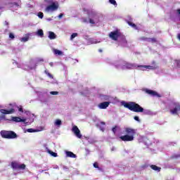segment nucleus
I'll return each mask as SVG.
<instances>
[{
	"label": "nucleus",
	"instance_id": "ea45409f",
	"mask_svg": "<svg viewBox=\"0 0 180 180\" xmlns=\"http://www.w3.org/2000/svg\"><path fill=\"white\" fill-rule=\"evenodd\" d=\"M134 120H136V122H140V118H139V117H137V116H135V117H134Z\"/></svg>",
	"mask_w": 180,
	"mask_h": 180
},
{
	"label": "nucleus",
	"instance_id": "39448f33",
	"mask_svg": "<svg viewBox=\"0 0 180 180\" xmlns=\"http://www.w3.org/2000/svg\"><path fill=\"white\" fill-rule=\"evenodd\" d=\"M109 37L114 40L115 41H117L119 37H120V32L118 30H115L110 32Z\"/></svg>",
	"mask_w": 180,
	"mask_h": 180
},
{
	"label": "nucleus",
	"instance_id": "dca6fc26",
	"mask_svg": "<svg viewBox=\"0 0 180 180\" xmlns=\"http://www.w3.org/2000/svg\"><path fill=\"white\" fill-rule=\"evenodd\" d=\"M56 37H57V36L56 35V34L53 32H49V38L50 39V40H54V39H56Z\"/></svg>",
	"mask_w": 180,
	"mask_h": 180
},
{
	"label": "nucleus",
	"instance_id": "de8ad7c7",
	"mask_svg": "<svg viewBox=\"0 0 180 180\" xmlns=\"http://www.w3.org/2000/svg\"><path fill=\"white\" fill-rule=\"evenodd\" d=\"M49 65H50L51 67H53V63L52 62H51V63H49Z\"/></svg>",
	"mask_w": 180,
	"mask_h": 180
},
{
	"label": "nucleus",
	"instance_id": "412c9836",
	"mask_svg": "<svg viewBox=\"0 0 180 180\" xmlns=\"http://www.w3.org/2000/svg\"><path fill=\"white\" fill-rule=\"evenodd\" d=\"M9 5H10V8H15V6L19 7V4H18L16 2L9 3Z\"/></svg>",
	"mask_w": 180,
	"mask_h": 180
},
{
	"label": "nucleus",
	"instance_id": "37998d69",
	"mask_svg": "<svg viewBox=\"0 0 180 180\" xmlns=\"http://www.w3.org/2000/svg\"><path fill=\"white\" fill-rule=\"evenodd\" d=\"M19 112H23V108L22 107H20L19 109H18Z\"/></svg>",
	"mask_w": 180,
	"mask_h": 180
},
{
	"label": "nucleus",
	"instance_id": "f03ea898",
	"mask_svg": "<svg viewBox=\"0 0 180 180\" xmlns=\"http://www.w3.org/2000/svg\"><path fill=\"white\" fill-rule=\"evenodd\" d=\"M124 133L126 135L121 136L120 137V140H122V141H133L136 136V130L133 128L126 127L124 129Z\"/></svg>",
	"mask_w": 180,
	"mask_h": 180
},
{
	"label": "nucleus",
	"instance_id": "79ce46f5",
	"mask_svg": "<svg viewBox=\"0 0 180 180\" xmlns=\"http://www.w3.org/2000/svg\"><path fill=\"white\" fill-rule=\"evenodd\" d=\"M4 25L5 26H9V22H8V21H5Z\"/></svg>",
	"mask_w": 180,
	"mask_h": 180
},
{
	"label": "nucleus",
	"instance_id": "cd10ccee",
	"mask_svg": "<svg viewBox=\"0 0 180 180\" xmlns=\"http://www.w3.org/2000/svg\"><path fill=\"white\" fill-rule=\"evenodd\" d=\"M37 16L39 18V19H43L44 14L42 12H39Z\"/></svg>",
	"mask_w": 180,
	"mask_h": 180
},
{
	"label": "nucleus",
	"instance_id": "a19ab883",
	"mask_svg": "<svg viewBox=\"0 0 180 180\" xmlns=\"http://www.w3.org/2000/svg\"><path fill=\"white\" fill-rule=\"evenodd\" d=\"M63 16H64V14L60 13V14L58 15L59 19H61V18H63Z\"/></svg>",
	"mask_w": 180,
	"mask_h": 180
},
{
	"label": "nucleus",
	"instance_id": "7ed1b4c3",
	"mask_svg": "<svg viewBox=\"0 0 180 180\" xmlns=\"http://www.w3.org/2000/svg\"><path fill=\"white\" fill-rule=\"evenodd\" d=\"M1 136L3 139H7L8 140L18 139V134L13 131H1Z\"/></svg>",
	"mask_w": 180,
	"mask_h": 180
},
{
	"label": "nucleus",
	"instance_id": "9d476101",
	"mask_svg": "<svg viewBox=\"0 0 180 180\" xmlns=\"http://www.w3.org/2000/svg\"><path fill=\"white\" fill-rule=\"evenodd\" d=\"M110 105V102L105 101L98 104L99 109H106Z\"/></svg>",
	"mask_w": 180,
	"mask_h": 180
},
{
	"label": "nucleus",
	"instance_id": "20e7f679",
	"mask_svg": "<svg viewBox=\"0 0 180 180\" xmlns=\"http://www.w3.org/2000/svg\"><path fill=\"white\" fill-rule=\"evenodd\" d=\"M58 8H60L58 2L53 1L50 5L46 7L45 12H56V11H58Z\"/></svg>",
	"mask_w": 180,
	"mask_h": 180
},
{
	"label": "nucleus",
	"instance_id": "72a5a7b5",
	"mask_svg": "<svg viewBox=\"0 0 180 180\" xmlns=\"http://www.w3.org/2000/svg\"><path fill=\"white\" fill-rule=\"evenodd\" d=\"M127 68H133V67H134V65L133 64H130V63H127L126 65Z\"/></svg>",
	"mask_w": 180,
	"mask_h": 180
},
{
	"label": "nucleus",
	"instance_id": "c85d7f7f",
	"mask_svg": "<svg viewBox=\"0 0 180 180\" xmlns=\"http://www.w3.org/2000/svg\"><path fill=\"white\" fill-rule=\"evenodd\" d=\"M56 126H61V121L60 120H56L55 122Z\"/></svg>",
	"mask_w": 180,
	"mask_h": 180
},
{
	"label": "nucleus",
	"instance_id": "6e6552de",
	"mask_svg": "<svg viewBox=\"0 0 180 180\" xmlns=\"http://www.w3.org/2000/svg\"><path fill=\"white\" fill-rule=\"evenodd\" d=\"M145 92L146 94H148V95H151V96H158V98H160L161 96L160 94H158V93H157V91H153V90H150L148 89H146L145 90Z\"/></svg>",
	"mask_w": 180,
	"mask_h": 180
},
{
	"label": "nucleus",
	"instance_id": "f704fd0d",
	"mask_svg": "<svg viewBox=\"0 0 180 180\" xmlns=\"http://www.w3.org/2000/svg\"><path fill=\"white\" fill-rule=\"evenodd\" d=\"M89 23H91V25H95V21L92 20V18H89Z\"/></svg>",
	"mask_w": 180,
	"mask_h": 180
},
{
	"label": "nucleus",
	"instance_id": "1a4fd4ad",
	"mask_svg": "<svg viewBox=\"0 0 180 180\" xmlns=\"http://www.w3.org/2000/svg\"><path fill=\"white\" fill-rule=\"evenodd\" d=\"M0 112L2 115H12V113H15V109L11 108L10 110L1 109Z\"/></svg>",
	"mask_w": 180,
	"mask_h": 180
},
{
	"label": "nucleus",
	"instance_id": "4be33fe9",
	"mask_svg": "<svg viewBox=\"0 0 180 180\" xmlns=\"http://www.w3.org/2000/svg\"><path fill=\"white\" fill-rule=\"evenodd\" d=\"M148 43H157V38H148Z\"/></svg>",
	"mask_w": 180,
	"mask_h": 180
},
{
	"label": "nucleus",
	"instance_id": "7c9ffc66",
	"mask_svg": "<svg viewBox=\"0 0 180 180\" xmlns=\"http://www.w3.org/2000/svg\"><path fill=\"white\" fill-rule=\"evenodd\" d=\"M175 64L178 68H180V60H175Z\"/></svg>",
	"mask_w": 180,
	"mask_h": 180
},
{
	"label": "nucleus",
	"instance_id": "c03bdc74",
	"mask_svg": "<svg viewBox=\"0 0 180 180\" xmlns=\"http://www.w3.org/2000/svg\"><path fill=\"white\" fill-rule=\"evenodd\" d=\"M1 119H4V120H5V115H1V116H0V120Z\"/></svg>",
	"mask_w": 180,
	"mask_h": 180
},
{
	"label": "nucleus",
	"instance_id": "a878e982",
	"mask_svg": "<svg viewBox=\"0 0 180 180\" xmlns=\"http://www.w3.org/2000/svg\"><path fill=\"white\" fill-rule=\"evenodd\" d=\"M25 168H26V165L25 164L18 165V169H25Z\"/></svg>",
	"mask_w": 180,
	"mask_h": 180
},
{
	"label": "nucleus",
	"instance_id": "ddd939ff",
	"mask_svg": "<svg viewBox=\"0 0 180 180\" xmlns=\"http://www.w3.org/2000/svg\"><path fill=\"white\" fill-rule=\"evenodd\" d=\"M67 157H69L70 158H77V155L74 154V153L71 151H67L66 152Z\"/></svg>",
	"mask_w": 180,
	"mask_h": 180
},
{
	"label": "nucleus",
	"instance_id": "49530a36",
	"mask_svg": "<svg viewBox=\"0 0 180 180\" xmlns=\"http://www.w3.org/2000/svg\"><path fill=\"white\" fill-rule=\"evenodd\" d=\"M83 11H84V12H88V9H86L85 8H83Z\"/></svg>",
	"mask_w": 180,
	"mask_h": 180
},
{
	"label": "nucleus",
	"instance_id": "f257e3e1",
	"mask_svg": "<svg viewBox=\"0 0 180 180\" xmlns=\"http://www.w3.org/2000/svg\"><path fill=\"white\" fill-rule=\"evenodd\" d=\"M122 105L127 108V109H129L131 112H135L136 113H143V112H144V108L136 102L131 101L126 103L125 101H122Z\"/></svg>",
	"mask_w": 180,
	"mask_h": 180
},
{
	"label": "nucleus",
	"instance_id": "393cba45",
	"mask_svg": "<svg viewBox=\"0 0 180 180\" xmlns=\"http://www.w3.org/2000/svg\"><path fill=\"white\" fill-rule=\"evenodd\" d=\"M49 154H50L51 155H52V157H57V153H54L50 150H48Z\"/></svg>",
	"mask_w": 180,
	"mask_h": 180
},
{
	"label": "nucleus",
	"instance_id": "8fccbe9b",
	"mask_svg": "<svg viewBox=\"0 0 180 180\" xmlns=\"http://www.w3.org/2000/svg\"><path fill=\"white\" fill-rule=\"evenodd\" d=\"M98 51H99L100 53H102V49H99Z\"/></svg>",
	"mask_w": 180,
	"mask_h": 180
},
{
	"label": "nucleus",
	"instance_id": "09e8293b",
	"mask_svg": "<svg viewBox=\"0 0 180 180\" xmlns=\"http://www.w3.org/2000/svg\"><path fill=\"white\" fill-rule=\"evenodd\" d=\"M178 157H179V155H176V156H173V158H178Z\"/></svg>",
	"mask_w": 180,
	"mask_h": 180
},
{
	"label": "nucleus",
	"instance_id": "bb28decb",
	"mask_svg": "<svg viewBox=\"0 0 180 180\" xmlns=\"http://www.w3.org/2000/svg\"><path fill=\"white\" fill-rule=\"evenodd\" d=\"M141 41H148V37H142L139 39Z\"/></svg>",
	"mask_w": 180,
	"mask_h": 180
},
{
	"label": "nucleus",
	"instance_id": "b1692460",
	"mask_svg": "<svg viewBox=\"0 0 180 180\" xmlns=\"http://www.w3.org/2000/svg\"><path fill=\"white\" fill-rule=\"evenodd\" d=\"M29 41V37H24L20 39V41H22L23 43H26V41Z\"/></svg>",
	"mask_w": 180,
	"mask_h": 180
},
{
	"label": "nucleus",
	"instance_id": "e433bc0d",
	"mask_svg": "<svg viewBox=\"0 0 180 180\" xmlns=\"http://www.w3.org/2000/svg\"><path fill=\"white\" fill-rule=\"evenodd\" d=\"M27 131H28V133H33V132H34V129H28L27 130Z\"/></svg>",
	"mask_w": 180,
	"mask_h": 180
},
{
	"label": "nucleus",
	"instance_id": "423d86ee",
	"mask_svg": "<svg viewBox=\"0 0 180 180\" xmlns=\"http://www.w3.org/2000/svg\"><path fill=\"white\" fill-rule=\"evenodd\" d=\"M138 68H141L142 71H145L146 70H157L158 68V65H138Z\"/></svg>",
	"mask_w": 180,
	"mask_h": 180
},
{
	"label": "nucleus",
	"instance_id": "c9c22d12",
	"mask_svg": "<svg viewBox=\"0 0 180 180\" xmlns=\"http://www.w3.org/2000/svg\"><path fill=\"white\" fill-rule=\"evenodd\" d=\"M51 95H58V91H51Z\"/></svg>",
	"mask_w": 180,
	"mask_h": 180
},
{
	"label": "nucleus",
	"instance_id": "f8f14e48",
	"mask_svg": "<svg viewBox=\"0 0 180 180\" xmlns=\"http://www.w3.org/2000/svg\"><path fill=\"white\" fill-rule=\"evenodd\" d=\"M102 126H106V123L105 122H101L99 124H96V127H99L101 131H105V127Z\"/></svg>",
	"mask_w": 180,
	"mask_h": 180
},
{
	"label": "nucleus",
	"instance_id": "2f4dec72",
	"mask_svg": "<svg viewBox=\"0 0 180 180\" xmlns=\"http://www.w3.org/2000/svg\"><path fill=\"white\" fill-rule=\"evenodd\" d=\"M109 2L112 5H117V3H116V0H109Z\"/></svg>",
	"mask_w": 180,
	"mask_h": 180
},
{
	"label": "nucleus",
	"instance_id": "473e14b6",
	"mask_svg": "<svg viewBox=\"0 0 180 180\" xmlns=\"http://www.w3.org/2000/svg\"><path fill=\"white\" fill-rule=\"evenodd\" d=\"M9 38L11 39L12 40H13V39H15V35L13 34V33H12V32L9 33Z\"/></svg>",
	"mask_w": 180,
	"mask_h": 180
},
{
	"label": "nucleus",
	"instance_id": "c756f323",
	"mask_svg": "<svg viewBox=\"0 0 180 180\" xmlns=\"http://www.w3.org/2000/svg\"><path fill=\"white\" fill-rule=\"evenodd\" d=\"M77 36H78L77 33H73L72 34L71 37H70V39L72 40L73 39H75V37H77Z\"/></svg>",
	"mask_w": 180,
	"mask_h": 180
},
{
	"label": "nucleus",
	"instance_id": "6ab92c4d",
	"mask_svg": "<svg viewBox=\"0 0 180 180\" xmlns=\"http://www.w3.org/2000/svg\"><path fill=\"white\" fill-rule=\"evenodd\" d=\"M127 23L129 25V26H131V27H133L134 29H137V25L131 21L126 20Z\"/></svg>",
	"mask_w": 180,
	"mask_h": 180
},
{
	"label": "nucleus",
	"instance_id": "4c0bfd02",
	"mask_svg": "<svg viewBox=\"0 0 180 180\" xmlns=\"http://www.w3.org/2000/svg\"><path fill=\"white\" fill-rule=\"evenodd\" d=\"M117 128V127H114L112 129V132L114 133V134H116V129Z\"/></svg>",
	"mask_w": 180,
	"mask_h": 180
},
{
	"label": "nucleus",
	"instance_id": "4468645a",
	"mask_svg": "<svg viewBox=\"0 0 180 180\" xmlns=\"http://www.w3.org/2000/svg\"><path fill=\"white\" fill-rule=\"evenodd\" d=\"M11 168H13V169H19V163H18V162H12Z\"/></svg>",
	"mask_w": 180,
	"mask_h": 180
},
{
	"label": "nucleus",
	"instance_id": "aec40b11",
	"mask_svg": "<svg viewBox=\"0 0 180 180\" xmlns=\"http://www.w3.org/2000/svg\"><path fill=\"white\" fill-rule=\"evenodd\" d=\"M37 34L40 37H43V36H44V32H43V30H38V31L37 32Z\"/></svg>",
	"mask_w": 180,
	"mask_h": 180
},
{
	"label": "nucleus",
	"instance_id": "5701e85b",
	"mask_svg": "<svg viewBox=\"0 0 180 180\" xmlns=\"http://www.w3.org/2000/svg\"><path fill=\"white\" fill-rule=\"evenodd\" d=\"M44 73H45L49 78H51V79H53V78H54L53 76V75H51L50 72H49V70H46L44 71Z\"/></svg>",
	"mask_w": 180,
	"mask_h": 180
},
{
	"label": "nucleus",
	"instance_id": "a18cd8bd",
	"mask_svg": "<svg viewBox=\"0 0 180 180\" xmlns=\"http://www.w3.org/2000/svg\"><path fill=\"white\" fill-rule=\"evenodd\" d=\"M38 61L40 63V62L44 61V60L43 58H40V59L38 60Z\"/></svg>",
	"mask_w": 180,
	"mask_h": 180
},
{
	"label": "nucleus",
	"instance_id": "a211bd4d",
	"mask_svg": "<svg viewBox=\"0 0 180 180\" xmlns=\"http://www.w3.org/2000/svg\"><path fill=\"white\" fill-rule=\"evenodd\" d=\"M13 121L16 122L17 123H19L20 122H25V120H22V118L19 117H13Z\"/></svg>",
	"mask_w": 180,
	"mask_h": 180
},
{
	"label": "nucleus",
	"instance_id": "2eb2a0df",
	"mask_svg": "<svg viewBox=\"0 0 180 180\" xmlns=\"http://www.w3.org/2000/svg\"><path fill=\"white\" fill-rule=\"evenodd\" d=\"M150 168L151 169H153V171H157L158 172H160L161 171V167L155 165H150Z\"/></svg>",
	"mask_w": 180,
	"mask_h": 180
},
{
	"label": "nucleus",
	"instance_id": "58836bf2",
	"mask_svg": "<svg viewBox=\"0 0 180 180\" xmlns=\"http://www.w3.org/2000/svg\"><path fill=\"white\" fill-rule=\"evenodd\" d=\"M94 168H99V165H98V162H94Z\"/></svg>",
	"mask_w": 180,
	"mask_h": 180
},
{
	"label": "nucleus",
	"instance_id": "f3484780",
	"mask_svg": "<svg viewBox=\"0 0 180 180\" xmlns=\"http://www.w3.org/2000/svg\"><path fill=\"white\" fill-rule=\"evenodd\" d=\"M53 54L55 56H63L64 53L58 49H53Z\"/></svg>",
	"mask_w": 180,
	"mask_h": 180
},
{
	"label": "nucleus",
	"instance_id": "0eeeda50",
	"mask_svg": "<svg viewBox=\"0 0 180 180\" xmlns=\"http://www.w3.org/2000/svg\"><path fill=\"white\" fill-rule=\"evenodd\" d=\"M72 131L75 134V136H77L78 139H82L81 131H79V129L78 127H77V125L73 126Z\"/></svg>",
	"mask_w": 180,
	"mask_h": 180
},
{
	"label": "nucleus",
	"instance_id": "9b49d317",
	"mask_svg": "<svg viewBox=\"0 0 180 180\" xmlns=\"http://www.w3.org/2000/svg\"><path fill=\"white\" fill-rule=\"evenodd\" d=\"M179 110H180V105L176 104L175 108L173 110H171L170 112L172 115H178Z\"/></svg>",
	"mask_w": 180,
	"mask_h": 180
}]
</instances>
